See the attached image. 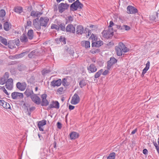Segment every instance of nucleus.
<instances>
[{"instance_id":"nucleus-1","label":"nucleus","mask_w":159,"mask_h":159,"mask_svg":"<svg viewBox=\"0 0 159 159\" xmlns=\"http://www.w3.org/2000/svg\"><path fill=\"white\" fill-rule=\"evenodd\" d=\"M49 20L47 17H42L39 19L37 18L34 19L33 20V25L37 30L39 31L41 29V26L44 28L48 27Z\"/></svg>"},{"instance_id":"nucleus-2","label":"nucleus","mask_w":159,"mask_h":159,"mask_svg":"<svg viewBox=\"0 0 159 159\" xmlns=\"http://www.w3.org/2000/svg\"><path fill=\"white\" fill-rule=\"evenodd\" d=\"M83 7L82 4L80 3L79 0H77L70 6V10L72 11H76L78 9H81Z\"/></svg>"},{"instance_id":"nucleus-3","label":"nucleus","mask_w":159,"mask_h":159,"mask_svg":"<svg viewBox=\"0 0 159 159\" xmlns=\"http://www.w3.org/2000/svg\"><path fill=\"white\" fill-rule=\"evenodd\" d=\"M117 62V60L114 57H111L110 58L109 61H108L107 68L108 70H110L111 66Z\"/></svg>"},{"instance_id":"nucleus-4","label":"nucleus","mask_w":159,"mask_h":159,"mask_svg":"<svg viewBox=\"0 0 159 159\" xmlns=\"http://www.w3.org/2000/svg\"><path fill=\"white\" fill-rule=\"evenodd\" d=\"M11 97L13 99H17L22 98L23 97V94L22 93L14 92L11 93Z\"/></svg>"},{"instance_id":"nucleus-5","label":"nucleus","mask_w":159,"mask_h":159,"mask_svg":"<svg viewBox=\"0 0 159 159\" xmlns=\"http://www.w3.org/2000/svg\"><path fill=\"white\" fill-rule=\"evenodd\" d=\"M69 7V5L66 3H61L58 6L59 11L60 13H62L66 9Z\"/></svg>"},{"instance_id":"nucleus-6","label":"nucleus","mask_w":159,"mask_h":159,"mask_svg":"<svg viewBox=\"0 0 159 159\" xmlns=\"http://www.w3.org/2000/svg\"><path fill=\"white\" fill-rule=\"evenodd\" d=\"M47 95L46 94L42 95L41 98H42V102L41 103L42 106H47L49 104L48 101L46 99Z\"/></svg>"},{"instance_id":"nucleus-7","label":"nucleus","mask_w":159,"mask_h":159,"mask_svg":"<svg viewBox=\"0 0 159 159\" xmlns=\"http://www.w3.org/2000/svg\"><path fill=\"white\" fill-rule=\"evenodd\" d=\"M5 85L6 88L8 89L11 90L12 88L13 80L11 78H10L7 80Z\"/></svg>"},{"instance_id":"nucleus-8","label":"nucleus","mask_w":159,"mask_h":159,"mask_svg":"<svg viewBox=\"0 0 159 159\" xmlns=\"http://www.w3.org/2000/svg\"><path fill=\"white\" fill-rule=\"evenodd\" d=\"M31 98L35 103L37 104H39L41 102V99L36 94H34L31 96Z\"/></svg>"},{"instance_id":"nucleus-9","label":"nucleus","mask_w":159,"mask_h":159,"mask_svg":"<svg viewBox=\"0 0 159 159\" xmlns=\"http://www.w3.org/2000/svg\"><path fill=\"white\" fill-rule=\"evenodd\" d=\"M127 12L128 14H135L137 12V10L131 6H129L127 7Z\"/></svg>"},{"instance_id":"nucleus-10","label":"nucleus","mask_w":159,"mask_h":159,"mask_svg":"<svg viewBox=\"0 0 159 159\" xmlns=\"http://www.w3.org/2000/svg\"><path fill=\"white\" fill-rule=\"evenodd\" d=\"M87 69L89 73H94L97 70L96 66L93 63L87 66Z\"/></svg>"},{"instance_id":"nucleus-11","label":"nucleus","mask_w":159,"mask_h":159,"mask_svg":"<svg viewBox=\"0 0 159 159\" xmlns=\"http://www.w3.org/2000/svg\"><path fill=\"white\" fill-rule=\"evenodd\" d=\"M80 101V98L78 94L75 93L71 101V103L73 104H76Z\"/></svg>"},{"instance_id":"nucleus-12","label":"nucleus","mask_w":159,"mask_h":159,"mask_svg":"<svg viewBox=\"0 0 159 159\" xmlns=\"http://www.w3.org/2000/svg\"><path fill=\"white\" fill-rule=\"evenodd\" d=\"M16 86L17 88L20 91L24 90L26 87V84L24 83L18 82L17 83Z\"/></svg>"},{"instance_id":"nucleus-13","label":"nucleus","mask_w":159,"mask_h":159,"mask_svg":"<svg viewBox=\"0 0 159 159\" xmlns=\"http://www.w3.org/2000/svg\"><path fill=\"white\" fill-rule=\"evenodd\" d=\"M75 28L74 26L72 24H70L67 25L66 28V31L67 32H70L72 33H75Z\"/></svg>"},{"instance_id":"nucleus-14","label":"nucleus","mask_w":159,"mask_h":159,"mask_svg":"<svg viewBox=\"0 0 159 159\" xmlns=\"http://www.w3.org/2000/svg\"><path fill=\"white\" fill-rule=\"evenodd\" d=\"M50 108H55L58 109L59 107V104L57 101H52L49 106Z\"/></svg>"},{"instance_id":"nucleus-15","label":"nucleus","mask_w":159,"mask_h":159,"mask_svg":"<svg viewBox=\"0 0 159 159\" xmlns=\"http://www.w3.org/2000/svg\"><path fill=\"white\" fill-rule=\"evenodd\" d=\"M113 32L109 29L108 31L104 30L102 33L103 36L105 38H108L110 35H113Z\"/></svg>"},{"instance_id":"nucleus-16","label":"nucleus","mask_w":159,"mask_h":159,"mask_svg":"<svg viewBox=\"0 0 159 159\" xmlns=\"http://www.w3.org/2000/svg\"><path fill=\"white\" fill-rule=\"evenodd\" d=\"M46 124V121L45 120H43L39 122L38 126L39 130L40 131H43V129L42 127Z\"/></svg>"},{"instance_id":"nucleus-17","label":"nucleus","mask_w":159,"mask_h":159,"mask_svg":"<svg viewBox=\"0 0 159 159\" xmlns=\"http://www.w3.org/2000/svg\"><path fill=\"white\" fill-rule=\"evenodd\" d=\"M103 42L102 41L99 40L98 41V39L97 40V41L93 42L92 44V47H99L101 45H103Z\"/></svg>"},{"instance_id":"nucleus-18","label":"nucleus","mask_w":159,"mask_h":159,"mask_svg":"<svg viewBox=\"0 0 159 159\" xmlns=\"http://www.w3.org/2000/svg\"><path fill=\"white\" fill-rule=\"evenodd\" d=\"M62 81L61 79H59L57 80H53L51 83V85L54 87L56 86H59L61 84Z\"/></svg>"},{"instance_id":"nucleus-19","label":"nucleus","mask_w":159,"mask_h":159,"mask_svg":"<svg viewBox=\"0 0 159 159\" xmlns=\"http://www.w3.org/2000/svg\"><path fill=\"white\" fill-rule=\"evenodd\" d=\"M116 28L120 30H128L130 29V27L127 25H116Z\"/></svg>"},{"instance_id":"nucleus-20","label":"nucleus","mask_w":159,"mask_h":159,"mask_svg":"<svg viewBox=\"0 0 159 159\" xmlns=\"http://www.w3.org/2000/svg\"><path fill=\"white\" fill-rule=\"evenodd\" d=\"M20 41L23 43H25L28 42V38L26 35V34L23 33L20 38Z\"/></svg>"},{"instance_id":"nucleus-21","label":"nucleus","mask_w":159,"mask_h":159,"mask_svg":"<svg viewBox=\"0 0 159 159\" xmlns=\"http://www.w3.org/2000/svg\"><path fill=\"white\" fill-rule=\"evenodd\" d=\"M84 32V28L82 26L79 25L76 27V33L79 35L82 34Z\"/></svg>"},{"instance_id":"nucleus-22","label":"nucleus","mask_w":159,"mask_h":159,"mask_svg":"<svg viewBox=\"0 0 159 159\" xmlns=\"http://www.w3.org/2000/svg\"><path fill=\"white\" fill-rule=\"evenodd\" d=\"M41 14L42 13L39 11H33L31 12L30 15L34 17H37L38 18Z\"/></svg>"},{"instance_id":"nucleus-23","label":"nucleus","mask_w":159,"mask_h":159,"mask_svg":"<svg viewBox=\"0 0 159 159\" xmlns=\"http://www.w3.org/2000/svg\"><path fill=\"white\" fill-rule=\"evenodd\" d=\"M27 97L31 96V95L33 93V92L32 88L29 89L27 88L24 93Z\"/></svg>"},{"instance_id":"nucleus-24","label":"nucleus","mask_w":159,"mask_h":159,"mask_svg":"<svg viewBox=\"0 0 159 159\" xmlns=\"http://www.w3.org/2000/svg\"><path fill=\"white\" fill-rule=\"evenodd\" d=\"M2 106L3 107L7 109L10 108V107L9 103L6 102L3 100H0V105H2Z\"/></svg>"},{"instance_id":"nucleus-25","label":"nucleus","mask_w":159,"mask_h":159,"mask_svg":"<svg viewBox=\"0 0 159 159\" xmlns=\"http://www.w3.org/2000/svg\"><path fill=\"white\" fill-rule=\"evenodd\" d=\"M81 44L82 46L86 48H88L90 47V42L88 41H82Z\"/></svg>"},{"instance_id":"nucleus-26","label":"nucleus","mask_w":159,"mask_h":159,"mask_svg":"<svg viewBox=\"0 0 159 159\" xmlns=\"http://www.w3.org/2000/svg\"><path fill=\"white\" fill-rule=\"evenodd\" d=\"M27 35L29 39H33L34 37L33 30L32 29L29 30L28 31Z\"/></svg>"},{"instance_id":"nucleus-27","label":"nucleus","mask_w":159,"mask_h":159,"mask_svg":"<svg viewBox=\"0 0 159 159\" xmlns=\"http://www.w3.org/2000/svg\"><path fill=\"white\" fill-rule=\"evenodd\" d=\"M79 135V134L75 132H72L70 134V138L72 139H74L78 138Z\"/></svg>"},{"instance_id":"nucleus-28","label":"nucleus","mask_w":159,"mask_h":159,"mask_svg":"<svg viewBox=\"0 0 159 159\" xmlns=\"http://www.w3.org/2000/svg\"><path fill=\"white\" fill-rule=\"evenodd\" d=\"M55 41L57 43H59L61 42H63L64 44L66 43L65 38L62 36H61L59 38H56L55 39Z\"/></svg>"},{"instance_id":"nucleus-29","label":"nucleus","mask_w":159,"mask_h":159,"mask_svg":"<svg viewBox=\"0 0 159 159\" xmlns=\"http://www.w3.org/2000/svg\"><path fill=\"white\" fill-rule=\"evenodd\" d=\"M115 50L118 56H121L122 54V50L119 47H118V46H116L115 48Z\"/></svg>"},{"instance_id":"nucleus-30","label":"nucleus","mask_w":159,"mask_h":159,"mask_svg":"<svg viewBox=\"0 0 159 159\" xmlns=\"http://www.w3.org/2000/svg\"><path fill=\"white\" fill-rule=\"evenodd\" d=\"M7 45L8 48H10L12 49L14 48L15 45L14 41L12 40L8 41L7 43Z\"/></svg>"},{"instance_id":"nucleus-31","label":"nucleus","mask_w":159,"mask_h":159,"mask_svg":"<svg viewBox=\"0 0 159 159\" xmlns=\"http://www.w3.org/2000/svg\"><path fill=\"white\" fill-rule=\"evenodd\" d=\"M14 11L16 13L20 14L23 11L22 8L20 7H17L14 8Z\"/></svg>"},{"instance_id":"nucleus-32","label":"nucleus","mask_w":159,"mask_h":159,"mask_svg":"<svg viewBox=\"0 0 159 159\" xmlns=\"http://www.w3.org/2000/svg\"><path fill=\"white\" fill-rule=\"evenodd\" d=\"M0 42L5 46L7 45V39L1 36H0Z\"/></svg>"},{"instance_id":"nucleus-33","label":"nucleus","mask_w":159,"mask_h":159,"mask_svg":"<svg viewBox=\"0 0 159 159\" xmlns=\"http://www.w3.org/2000/svg\"><path fill=\"white\" fill-rule=\"evenodd\" d=\"M10 24L8 22H5L4 25V29L6 31H8L10 29Z\"/></svg>"},{"instance_id":"nucleus-34","label":"nucleus","mask_w":159,"mask_h":159,"mask_svg":"<svg viewBox=\"0 0 159 159\" xmlns=\"http://www.w3.org/2000/svg\"><path fill=\"white\" fill-rule=\"evenodd\" d=\"M87 81L84 80H81L79 83V85L80 87L82 88L83 87L85 86L87 84Z\"/></svg>"},{"instance_id":"nucleus-35","label":"nucleus","mask_w":159,"mask_h":159,"mask_svg":"<svg viewBox=\"0 0 159 159\" xmlns=\"http://www.w3.org/2000/svg\"><path fill=\"white\" fill-rule=\"evenodd\" d=\"M158 13L156 12L155 13L153 14V15H151L150 16V18L151 20L153 21H155L156 17L158 16Z\"/></svg>"},{"instance_id":"nucleus-36","label":"nucleus","mask_w":159,"mask_h":159,"mask_svg":"<svg viewBox=\"0 0 159 159\" xmlns=\"http://www.w3.org/2000/svg\"><path fill=\"white\" fill-rule=\"evenodd\" d=\"M103 72V69H101L98 70V72H96L95 74L94 75V78L96 79L98 78L102 74Z\"/></svg>"},{"instance_id":"nucleus-37","label":"nucleus","mask_w":159,"mask_h":159,"mask_svg":"<svg viewBox=\"0 0 159 159\" xmlns=\"http://www.w3.org/2000/svg\"><path fill=\"white\" fill-rule=\"evenodd\" d=\"M116 153L114 152L110 153L108 156L107 157V159H115Z\"/></svg>"},{"instance_id":"nucleus-38","label":"nucleus","mask_w":159,"mask_h":159,"mask_svg":"<svg viewBox=\"0 0 159 159\" xmlns=\"http://www.w3.org/2000/svg\"><path fill=\"white\" fill-rule=\"evenodd\" d=\"M31 110H24V111H22V112L25 116H30Z\"/></svg>"},{"instance_id":"nucleus-39","label":"nucleus","mask_w":159,"mask_h":159,"mask_svg":"<svg viewBox=\"0 0 159 159\" xmlns=\"http://www.w3.org/2000/svg\"><path fill=\"white\" fill-rule=\"evenodd\" d=\"M36 52L34 50L31 52L28 55V57L30 58H34L36 55Z\"/></svg>"},{"instance_id":"nucleus-40","label":"nucleus","mask_w":159,"mask_h":159,"mask_svg":"<svg viewBox=\"0 0 159 159\" xmlns=\"http://www.w3.org/2000/svg\"><path fill=\"white\" fill-rule=\"evenodd\" d=\"M67 47L65 48V49L71 55H73L74 53V50L70 48H66Z\"/></svg>"},{"instance_id":"nucleus-41","label":"nucleus","mask_w":159,"mask_h":159,"mask_svg":"<svg viewBox=\"0 0 159 159\" xmlns=\"http://www.w3.org/2000/svg\"><path fill=\"white\" fill-rule=\"evenodd\" d=\"M6 15V12L4 9H2L0 11V17L3 18Z\"/></svg>"},{"instance_id":"nucleus-42","label":"nucleus","mask_w":159,"mask_h":159,"mask_svg":"<svg viewBox=\"0 0 159 159\" xmlns=\"http://www.w3.org/2000/svg\"><path fill=\"white\" fill-rule=\"evenodd\" d=\"M91 39L92 40V42L97 41V40L98 39V38L94 34H92L91 37H90L89 39Z\"/></svg>"},{"instance_id":"nucleus-43","label":"nucleus","mask_w":159,"mask_h":159,"mask_svg":"<svg viewBox=\"0 0 159 159\" xmlns=\"http://www.w3.org/2000/svg\"><path fill=\"white\" fill-rule=\"evenodd\" d=\"M61 83H62V85L66 87L68 85V83H67L66 79V78H64L63 79Z\"/></svg>"},{"instance_id":"nucleus-44","label":"nucleus","mask_w":159,"mask_h":159,"mask_svg":"<svg viewBox=\"0 0 159 159\" xmlns=\"http://www.w3.org/2000/svg\"><path fill=\"white\" fill-rule=\"evenodd\" d=\"M116 25H115L113 22L112 21H111L110 22L109 25L108 27V29H111V30L112 31V28H111L113 26H114L116 27V26H115Z\"/></svg>"},{"instance_id":"nucleus-45","label":"nucleus","mask_w":159,"mask_h":159,"mask_svg":"<svg viewBox=\"0 0 159 159\" xmlns=\"http://www.w3.org/2000/svg\"><path fill=\"white\" fill-rule=\"evenodd\" d=\"M26 66L23 65H21L18 67V69L19 70L21 71L24 70L26 69Z\"/></svg>"},{"instance_id":"nucleus-46","label":"nucleus","mask_w":159,"mask_h":159,"mask_svg":"<svg viewBox=\"0 0 159 159\" xmlns=\"http://www.w3.org/2000/svg\"><path fill=\"white\" fill-rule=\"evenodd\" d=\"M7 79L3 77L1 78L0 80V84H3L6 83Z\"/></svg>"},{"instance_id":"nucleus-47","label":"nucleus","mask_w":159,"mask_h":159,"mask_svg":"<svg viewBox=\"0 0 159 159\" xmlns=\"http://www.w3.org/2000/svg\"><path fill=\"white\" fill-rule=\"evenodd\" d=\"M51 28L52 29H55L57 30L59 29V27L55 24H52L51 26Z\"/></svg>"},{"instance_id":"nucleus-48","label":"nucleus","mask_w":159,"mask_h":159,"mask_svg":"<svg viewBox=\"0 0 159 159\" xmlns=\"http://www.w3.org/2000/svg\"><path fill=\"white\" fill-rule=\"evenodd\" d=\"M65 90L64 88L63 87H61L59 88L57 90V92L60 94H62L63 93V91Z\"/></svg>"},{"instance_id":"nucleus-49","label":"nucleus","mask_w":159,"mask_h":159,"mask_svg":"<svg viewBox=\"0 0 159 159\" xmlns=\"http://www.w3.org/2000/svg\"><path fill=\"white\" fill-rule=\"evenodd\" d=\"M117 46L118 47H119V48H120V49L122 50L124 47H125V45L122 43L120 42L119 43L118 46Z\"/></svg>"},{"instance_id":"nucleus-50","label":"nucleus","mask_w":159,"mask_h":159,"mask_svg":"<svg viewBox=\"0 0 159 159\" xmlns=\"http://www.w3.org/2000/svg\"><path fill=\"white\" fill-rule=\"evenodd\" d=\"M59 28H60L61 30L62 31H65V25L64 24H61L59 26Z\"/></svg>"},{"instance_id":"nucleus-51","label":"nucleus","mask_w":159,"mask_h":159,"mask_svg":"<svg viewBox=\"0 0 159 159\" xmlns=\"http://www.w3.org/2000/svg\"><path fill=\"white\" fill-rule=\"evenodd\" d=\"M67 22L68 23H71L73 21V18L72 16H69L68 17Z\"/></svg>"},{"instance_id":"nucleus-52","label":"nucleus","mask_w":159,"mask_h":159,"mask_svg":"<svg viewBox=\"0 0 159 159\" xmlns=\"http://www.w3.org/2000/svg\"><path fill=\"white\" fill-rule=\"evenodd\" d=\"M51 71V70H43L42 71V74L45 75L47 73H49Z\"/></svg>"},{"instance_id":"nucleus-53","label":"nucleus","mask_w":159,"mask_h":159,"mask_svg":"<svg viewBox=\"0 0 159 159\" xmlns=\"http://www.w3.org/2000/svg\"><path fill=\"white\" fill-rule=\"evenodd\" d=\"M25 54V53L23 52V53H22L20 54H18L16 55V56H17L16 58H21L24 56Z\"/></svg>"},{"instance_id":"nucleus-54","label":"nucleus","mask_w":159,"mask_h":159,"mask_svg":"<svg viewBox=\"0 0 159 159\" xmlns=\"http://www.w3.org/2000/svg\"><path fill=\"white\" fill-rule=\"evenodd\" d=\"M153 144L156 148L157 152L159 151V146H158L156 142H153Z\"/></svg>"},{"instance_id":"nucleus-55","label":"nucleus","mask_w":159,"mask_h":159,"mask_svg":"<svg viewBox=\"0 0 159 159\" xmlns=\"http://www.w3.org/2000/svg\"><path fill=\"white\" fill-rule=\"evenodd\" d=\"M9 77V74L7 72H6L5 73L4 75L3 76V78H5V79L7 80V79Z\"/></svg>"},{"instance_id":"nucleus-56","label":"nucleus","mask_w":159,"mask_h":159,"mask_svg":"<svg viewBox=\"0 0 159 159\" xmlns=\"http://www.w3.org/2000/svg\"><path fill=\"white\" fill-rule=\"evenodd\" d=\"M19 39H15L14 41V42L15 43V44H16L17 46H19Z\"/></svg>"},{"instance_id":"nucleus-57","label":"nucleus","mask_w":159,"mask_h":159,"mask_svg":"<svg viewBox=\"0 0 159 159\" xmlns=\"http://www.w3.org/2000/svg\"><path fill=\"white\" fill-rule=\"evenodd\" d=\"M122 50L124 52H126L129 51V49L127 48L125 46V47H124L123 49H122Z\"/></svg>"},{"instance_id":"nucleus-58","label":"nucleus","mask_w":159,"mask_h":159,"mask_svg":"<svg viewBox=\"0 0 159 159\" xmlns=\"http://www.w3.org/2000/svg\"><path fill=\"white\" fill-rule=\"evenodd\" d=\"M57 127L59 129H61L62 127V125L60 122H57Z\"/></svg>"},{"instance_id":"nucleus-59","label":"nucleus","mask_w":159,"mask_h":159,"mask_svg":"<svg viewBox=\"0 0 159 159\" xmlns=\"http://www.w3.org/2000/svg\"><path fill=\"white\" fill-rule=\"evenodd\" d=\"M28 104L26 103H24L23 104V108L28 109L27 108L28 106Z\"/></svg>"},{"instance_id":"nucleus-60","label":"nucleus","mask_w":159,"mask_h":159,"mask_svg":"<svg viewBox=\"0 0 159 159\" xmlns=\"http://www.w3.org/2000/svg\"><path fill=\"white\" fill-rule=\"evenodd\" d=\"M150 64V63L149 61H148L146 64V66L145 68L148 70V69H149V67Z\"/></svg>"},{"instance_id":"nucleus-61","label":"nucleus","mask_w":159,"mask_h":159,"mask_svg":"<svg viewBox=\"0 0 159 159\" xmlns=\"http://www.w3.org/2000/svg\"><path fill=\"white\" fill-rule=\"evenodd\" d=\"M143 152L144 154L146 155L148 153V151L145 148L143 150Z\"/></svg>"},{"instance_id":"nucleus-62","label":"nucleus","mask_w":159,"mask_h":159,"mask_svg":"<svg viewBox=\"0 0 159 159\" xmlns=\"http://www.w3.org/2000/svg\"><path fill=\"white\" fill-rule=\"evenodd\" d=\"M109 71L108 70H106L102 73V74L104 75H106L108 73Z\"/></svg>"},{"instance_id":"nucleus-63","label":"nucleus","mask_w":159,"mask_h":159,"mask_svg":"<svg viewBox=\"0 0 159 159\" xmlns=\"http://www.w3.org/2000/svg\"><path fill=\"white\" fill-rule=\"evenodd\" d=\"M3 91L5 93L7 94L8 96L9 95V94L7 92V90L5 89V88H3Z\"/></svg>"},{"instance_id":"nucleus-64","label":"nucleus","mask_w":159,"mask_h":159,"mask_svg":"<svg viewBox=\"0 0 159 159\" xmlns=\"http://www.w3.org/2000/svg\"><path fill=\"white\" fill-rule=\"evenodd\" d=\"M31 24H32V22L31 21L29 20V21H27V25L28 26H31Z\"/></svg>"}]
</instances>
